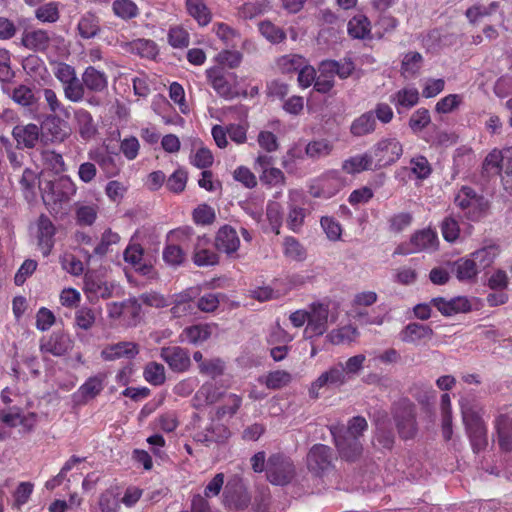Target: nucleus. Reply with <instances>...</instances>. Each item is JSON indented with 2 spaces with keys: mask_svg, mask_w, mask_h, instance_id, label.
I'll return each mask as SVG.
<instances>
[{
  "mask_svg": "<svg viewBox=\"0 0 512 512\" xmlns=\"http://www.w3.org/2000/svg\"><path fill=\"white\" fill-rule=\"evenodd\" d=\"M39 188L45 205L60 217L63 215L62 204L76 193L75 183L64 175H47L43 182H39Z\"/></svg>",
  "mask_w": 512,
  "mask_h": 512,
  "instance_id": "1",
  "label": "nucleus"
},
{
  "mask_svg": "<svg viewBox=\"0 0 512 512\" xmlns=\"http://www.w3.org/2000/svg\"><path fill=\"white\" fill-rule=\"evenodd\" d=\"M454 203L469 221L479 222L490 213V200L470 186H462L459 189Z\"/></svg>",
  "mask_w": 512,
  "mask_h": 512,
  "instance_id": "2",
  "label": "nucleus"
},
{
  "mask_svg": "<svg viewBox=\"0 0 512 512\" xmlns=\"http://www.w3.org/2000/svg\"><path fill=\"white\" fill-rule=\"evenodd\" d=\"M392 416L402 439H412L417 433L416 406L408 398H401L392 405Z\"/></svg>",
  "mask_w": 512,
  "mask_h": 512,
  "instance_id": "3",
  "label": "nucleus"
},
{
  "mask_svg": "<svg viewBox=\"0 0 512 512\" xmlns=\"http://www.w3.org/2000/svg\"><path fill=\"white\" fill-rule=\"evenodd\" d=\"M337 457L333 449L324 444L313 445L307 454V468L318 477H324L334 471Z\"/></svg>",
  "mask_w": 512,
  "mask_h": 512,
  "instance_id": "4",
  "label": "nucleus"
},
{
  "mask_svg": "<svg viewBox=\"0 0 512 512\" xmlns=\"http://www.w3.org/2000/svg\"><path fill=\"white\" fill-rule=\"evenodd\" d=\"M374 168L381 169L397 162L403 154V146L395 137L382 138L370 149Z\"/></svg>",
  "mask_w": 512,
  "mask_h": 512,
  "instance_id": "5",
  "label": "nucleus"
},
{
  "mask_svg": "<svg viewBox=\"0 0 512 512\" xmlns=\"http://www.w3.org/2000/svg\"><path fill=\"white\" fill-rule=\"evenodd\" d=\"M266 475L274 485H286L295 475V467L290 458L283 454H273L268 458Z\"/></svg>",
  "mask_w": 512,
  "mask_h": 512,
  "instance_id": "6",
  "label": "nucleus"
},
{
  "mask_svg": "<svg viewBox=\"0 0 512 512\" xmlns=\"http://www.w3.org/2000/svg\"><path fill=\"white\" fill-rule=\"evenodd\" d=\"M251 502V496L243 481L234 477L230 479L223 491V504L229 509L244 510L248 508Z\"/></svg>",
  "mask_w": 512,
  "mask_h": 512,
  "instance_id": "7",
  "label": "nucleus"
},
{
  "mask_svg": "<svg viewBox=\"0 0 512 512\" xmlns=\"http://www.w3.org/2000/svg\"><path fill=\"white\" fill-rule=\"evenodd\" d=\"M348 382L346 373L343 369V363L338 362L328 370L321 373L318 378L311 383L309 394L312 398H318L319 390L323 387H340Z\"/></svg>",
  "mask_w": 512,
  "mask_h": 512,
  "instance_id": "8",
  "label": "nucleus"
},
{
  "mask_svg": "<svg viewBox=\"0 0 512 512\" xmlns=\"http://www.w3.org/2000/svg\"><path fill=\"white\" fill-rule=\"evenodd\" d=\"M107 374L99 372L93 376L88 377L85 382L73 393L72 398L74 403L78 405H85L89 401L99 396L105 388Z\"/></svg>",
  "mask_w": 512,
  "mask_h": 512,
  "instance_id": "9",
  "label": "nucleus"
},
{
  "mask_svg": "<svg viewBox=\"0 0 512 512\" xmlns=\"http://www.w3.org/2000/svg\"><path fill=\"white\" fill-rule=\"evenodd\" d=\"M329 307L323 303L310 305L309 318L304 334L307 338L323 335L327 330Z\"/></svg>",
  "mask_w": 512,
  "mask_h": 512,
  "instance_id": "10",
  "label": "nucleus"
},
{
  "mask_svg": "<svg viewBox=\"0 0 512 512\" xmlns=\"http://www.w3.org/2000/svg\"><path fill=\"white\" fill-rule=\"evenodd\" d=\"M41 140L45 143H61L69 136L67 122L58 116L49 115L41 123Z\"/></svg>",
  "mask_w": 512,
  "mask_h": 512,
  "instance_id": "11",
  "label": "nucleus"
},
{
  "mask_svg": "<svg viewBox=\"0 0 512 512\" xmlns=\"http://www.w3.org/2000/svg\"><path fill=\"white\" fill-rule=\"evenodd\" d=\"M160 357L174 372H185L191 365L188 350L180 346H168L161 348Z\"/></svg>",
  "mask_w": 512,
  "mask_h": 512,
  "instance_id": "12",
  "label": "nucleus"
},
{
  "mask_svg": "<svg viewBox=\"0 0 512 512\" xmlns=\"http://www.w3.org/2000/svg\"><path fill=\"white\" fill-rule=\"evenodd\" d=\"M52 32L44 29L25 30L21 37V44L33 52L45 53L51 46Z\"/></svg>",
  "mask_w": 512,
  "mask_h": 512,
  "instance_id": "13",
  "label": "nucleus"
},
{
  "mask_svg": "<svg viewBox=\"0 0 512 512\" xmlns=\"http://www.w3.org/2000/svg\"><path fill=\"white\" fill-rule=\"evenodd\" d=\"M230 436L231 432L226 425L212 420L203 430H197L193 438L208 446L211 443H224Z\"/></svg>",
  "mask_w": 512,
  "mask_h": 512,
  "instance_id": "14",
  "label": "nucleus"
},
{
  "mask_svg": "<svg viewBox=\"0 0 512 512\" xmlns=\"http://www.w3.org/2000/svg\"><path fill=\"white\" fill-rule=\"evenodd\" d=\"M331 433L339 454L343 459L353 462L360 457L363 447L359 438L338 434L334 429L331 430Z\"/></svg>",
  "mask_w": 512,
  "mask_h": 512,
  "instance_id": "15",
  "label": "nucleus"
},
{
  "mask_svg": "<svg viewBox=\"0 0 512 512\" xmlns=\"http://www.w3.org/2000/svg\"><path fill=\"white\" fill-rule=\"evenodd\" d=\"M170 313L173 318L190 317L197 313L196 302L189 291H183L171 296Z\"/></svg>",
  "mask_w": 512,
  "mask_h": 512,
  "instance_id": "16",
  "label": "nucleus"
},
{
  "mask_svg": "<svg viewBox=\"0 0 512 512\" xmlns=\"http://www.w3.org/2000/svg\"><path fill=\"white\" fill-rule=\"evenodd\" d=\"M431 304L444 316L466 313L471 310V303L465 296H457L450 300L436 297L431 300Z\"/></svg>",
  "mask_w": 512,
  "mask_h": 512,
  "instance_id": "17",
  "label": "nucleus"
},
{
  "mask_svg": "<svg viewBox=\"0 0 512 512\" xmlns=\"http://www.w3.org/2000/svg\"><path fill=\"white\" fill-rule=\"evenodd\" d=\"M84 292L89 297L110 298L113 294L114 285L103 280L94 272H88L84 277Z\"/></svg>",
  "mask_w": 512,
  "mask_h": 512,
  "instance_id": "18",
  "label": "nucleus"
},
{
  "mask_svg": "<svg viewBox=\"0 0 512 512\" xmlns=\"http://www.w3.org/2000/svg\"><path fill=\"white\" fill-rule=\"evenodd\" d=\"M139 353V347L134 342H118L107 345L101 351V357L105 361H113L122 357L132 359Z\"/></svg>",
  "mask_w": 512,
  "mask_h": 512,
  "instance_id": "19",
  "label": "nucleus"
},
{
  "mask_svg": "<svg viewBox=\"0 0 512 512\" xmlns=\"http://www.w3.org/2000/svg\"><path fill=\"white\" fill-rule=\"evenodd\" d=\"M71 349V340L64 333H52L47 339L42 340L40 351L53 356H63Z\"/></svg>",
  "mask_w": 512,
  "mask_h": 512,
  "instance_id": "20",
  "label": "nucleus"
},
{
  "mask_svg": "<svg viewBox=\"0 0 512 512\" xmlns=\"http://www.w3.org/2000/svg\"><path fill=\"white\" fill-rule=\"evenodd\" d=\"M479 272L476 261L470 255L461 257L452 264V273L460 282L476 281Z\"/></svg>",
  "mask_w": 512,
  "mask_h": 512,
  "instance_id": "21",
  "label": "nucleus"
},
{
  "mask_svg": "<svg viewBox=\"0 0 512 512\" xmlns=\"http://www.w3.org/2000/svg\"><path fill=\"white\" fill-rule=\"evenodd\" d=\"M209 83L217 94L226 99H233L237 93L233 90L231 84L227 81L224 73L219 67H212L206 70Z\"/></svg>",
  "mask_w": 512,
  "mask_h": 512,
  "instance_id": "22",
  "label": "nucleus"
},
{
  "mask_svg": "<svg viewBox=\"0 0 512 512\" xmlns=\"http://www.w3.org/2000/svg\"><path fill=\"white\" fill-rule=\"evenodd\" d=\"M76 29L82 39L89 40L97 37L101 33L99 16L92 11L85 12L81 15Z\"/></svg>",
  "mask_w": 512,
  "mask_h": 512,
  "instance_id": "23",
  "label": "nucleus"
},
{
  "mask_svg": "<svg viewBox=\"0 0 512 512\" xmlns=\"http://www.w3.org/2000/svg\"><path fill=\"white\" fill-rule=\"evenodd\" d=\"M240 245V240L232 226H221L217 232L215 246L217 250L226 254L235 253Z\"/></svg>",
  "mask_w": 512,
  "mask_h": 512,
  "instance_id": "24",
  "label": "nucleus"
},
{
  "mask_svg": "<svg viewBox=\"0 0 512 512\" xmlns=\"http://www.w3.org/2000/svg\"><path fill=\"white\" fill-rule=\"evenodd\" d=\"M82 80L85 91L101 93L108 87V77L106 73L96 69L94 66H88L84 70Z\"/></svg>",
  "mask_w": 512,
  "mask_h": 512,
  "instance_id": "25",
  "label": "nucleus"
},
{
  "mask_svg": "<svg viewBox=\"0 0 512 512\" xmlns=\"http://www.w3.org/2000/svg\"><path fill=\"white\" fill-rule=\"evenodd\" d=\"M389 101L401 114L404 110H409L418 104L419 92L416 88H403L392 94Z\"/></svg>",
  "mask_w": 512,
  "mask_h": 512,
  "instance_id": "26",
  "label": "nucleus"
},
{
  "mask_svg": "<svg viewBox=\"0 0 512 512\" xmlns=\"http://www.w3.org/2000/svg\"><path fill=\"white\" fill-rule=\"evenodd\" d=\"M143 253V248L140 245H129L124 252V260L131 264L135 271L144 276H150L153 272V266L142 261Z\"/></svg>",
  "mask_w": 512,
  "mask_h": 512,
  "instance_id": "27",
  "label": "nucleus"
},
{
  "mask_svg": "<svg viewBox=\"0 0 512 512\" xmlns=\"http://www.w3.org/2000/svg\"><path fill=\"white\" fill-rule=\"evenodd\" d=\"M495 429L501 450L512 451V418L501 414L495 419Z\"/></svg>",
  "mask_w": 512,
  "mask_h": 512,
  "instance_id": "28",
  "label": "nucleus"
},
{
  "mask_svg": "<svg viewBox=\"0 0 512 512\" xmlns=\"http://www.w3.org/2000/svg\"><path fill=\"white\" fill-rule=\"evenodd\" d=\"M12 134L19 145L26 148H33L41 138V130L36 124H28L25 126H15Z\"/></svg>",
  "mask_w": 512,
  "mask_h": 512,
  "instance_id": "29",
  "label": "nucleus"
},
{
  "mask_svg": "<svg viewBox=\"0 0 512 512\" xmlns=\"http://www.w3.org/2000/svg\"><path fill=\"white\" fill-rule=\"evenodd\" d=\"M433 333L430 326L412 322L400 332V339L405 343L415 344L421 340L430 339Z\"/></svg>",
  "mask_w": 512,
  "mask_h": 512,
  "instance_id": "30",
  "label": "nucleus"
},
{
  "mask_svg": "<svg viewBox=\"0 0 512 512\" xmlns=\"http://www.w3.org/2000/svg\"><path fill=\"white\" fill-rule=\"evenodd\" d=\"M88 155L91 160L99 165L106 177L111 178L119 174L120 164L114 155L103 153L101 149L90 151Z\"/></svg>",
  "mask_w": 512,
  "mask_h": 512,
  "instance_id": "31",
  "label": "nucleus"
},
{
  "mask_svg": "<svg viewBox=\"0 0 512 512\" xmlns=\"http://www.w3.org/2000/svg\"><path fill=\"white\" fill-rule=\"evenodd\" d=\"M75 121L78 133L83 140L89 141L95 137L98 129L89 111L85 109L76 110Z\"/></svg>",
  "mask_w": 512,
  "mask_h": 512,
  "instance_id": "32",
  "label": "nucleus"
},
{
  "mask_svg": "<svg viewBox=\"0 0 512 512\" xmlns=\"http://www.w3.org/2000/svg\"><path fill=\"white\" fill-rule=\"evenodd\" d=\"M377 126L373 111H367L353 120L350 126V133L356 137L371 134Z\"/></svg>",
  "mask_w": 512,
  "mask_h": 512,
  "instance_id": "33",
  "label": "nucleus"
},
{
  "mask_svg": "<svg viewBox=\"0 0 512 512\" xmlns=\"http://www.w3.org/2000/svg\"><path fill=\"white\" fill-rule=\"evenodd\" d=\"M223 397V392L213 384H204L196 392L193 398V406L200 408L203 405H211Z\"/></svg>",
  "mask_w": 512,
  "mask_h": 512,
  "instance_id": "34",
  "label": "nucleus"
},
{
  "mask_svg": "<svg viewBox=\"0 0 512 512\" xmlns=\"http://www.w3.org/2000/svg\"><path fill=\"white\" fill-rule=\"evenodd\" d=\"M370 150L364 154L356 155L345 160L343 170L349 174L359 173L365 170H376Z\"/></svg>",
  "mask_w": 512,
  "mask_h": 512,
  "instance_id": "35",
  "label": "nucleus"
},
{
  "mask_svg": "<svg viewBox=\"0 0 512 512\" xmlns=\"http://www.w3.org/2000/svg\"><path fill=\"white\" fill-rule=\"evenodd\" d=\"M499 253V246L496 244H490L472 252L470 256L473 260L476 261V265L481 271L490 267L494 263Z\"/></svg>",
  "mask_w": 512,
  "mask_h": 512,
  "instance_id": "36",
  "label": "nucleus"
},
{
  "mask_svg": "<svg viewBox=\"0 0 512 512\" xmlns=\"http://www.w3.org/2000/svg\"><path fill=\"white\" fill-rule=\"evenodd\" d=\"M360 333L358 329L352 325L342 326L338 329H333L327 338L333 345L351 344L356 341Z\"/></svg>",
  "mask_w": 512,
  "mask_h": 512,
  "instance_id": "37",
  "label": "nucleus"
},
{
  "mask_svg": "<svg viewBox=\"0 0 512 512\" xmlns=\"http://www.w3.org/2000/svg\"><path fill=\"white\" fill-rule=\"evenodd\" d=\"M186 10L200 26H206L211 22V12L203 0H186Z\"/></svg>",
  "mask_w": 512,
  "mask_h": 512,
  "instance_id": "38",
  "label": "nucleus"
},
{
  "mask_svg": "<svg viewBox=\"0 0 512 512\" xmlns=\"http://www.w3.org/2000/svg\"><path fill=\"white\" fill-rule=\"evenodd\" d=\"M412 244L415 246L416 252L425 249H435L438 244L437 232L428 226L412 236Z\"/></svg>",
  "mask_w": 512,
  "mask_h": 512,
  "instance_id": "39",
  "label": "nucleus"
},
{
  "mask_svg": "<svg viewBox=\"0 0 512 512\" xmlns=\"http://www.w3.org/2000/svg\"><path fill=\"white\" fill-rule=\"evenodd\" d=\"M128 51L142 58L154 59L158 55L157 45L149 39H136L128 44Z\"/></svg>",
  "mask_w": 512,
  "mask_h": 512,
  "instance_id": "40",
  "label": "nucleus"
},
{
  "mask_svg": "<svg viewBox=\"0 0 512 512\" xmlns=\"http://www.w3.org/2000/svg\"><path fill=\"white\" fill-rule=\"evenodd\" d=\"M112 11L118 18L128 21L139 15V8L132 0H114Z\"/></svg>",
  "mask_w": 512,
  "mask_h": 512,
  "instance_id": "41",
  "label": "nucleus"
},
{
  "mask_svg": "<svg viewBox=\"0 0 512 512\" xmlns=\"http://www.w3.org/2000/svg\"><path fill=\"white\" fill-rule=\"evenodd\" d=\"M83 84L82 78L79 79L77 75L67 81L66 84H62L65 98L73 103L81 102L85 96Z\"/></svg>",
  "mask_w": 512,
  "mask_h": 512,
  "instance_id": "42",
  "label": "nucleus"
},
{
  "mask_svg": "<svg viewBox=\"0 0 512 512\" xmlns=\"http://www.w3.org/2000/svg\"><path fill=\"white\" fill-rule=\"evenodd\" d=\"M193 262L199 267L212 266L219 262V257L213 249L204 248L199 240L195 246Z\"/></svg>",
  "mask_w": 512,
  "mask_h": 512,
  "instance_id": "43",
  "label": "nucleus"
},
{
  "mask_svg": "<svg viewBox=\"0 0 512 512\" xmlns=\"http://www.w3.org/2000/svg\"><path fill=\"white\" fill-rule=\"evenodd\" d=\"M38 247L43 256H48L54 246L56 226H38Z\"/></svg>",
  "mask_w": 512,
  "mask_h": 512,
  "instance_id": "44",
  "label": "nucleus"
},
{
  "mask_svg": "<svg viewBox=\"0 0 512 512\" xmlns=\"http://www.w3.org/2000/svg\"><path fill=\"white\" fill-rule=\"evenodd\" d=\"M211 327L208 324H196L183 330L186 339L192 344H200L211 336Z\"/></svg>",
  "mask_w": 512,
  "mask_h": 512,
  "instance_id": "45",
  "label": "nucleus"
},
{
  "mask_svg": "<svg viewBox=\"0 0 512 512\" xmlns=\"http://www.w3.org/2000/svg\"><path fill=\"white\" fill-rule=\"evenodd\" d=\"M143 377L149 384L153 386H160L166 380L165 368L160 363L149 362L144 367Z\"/></svg>",
  "mask_w": 512,
  "mask_h": 512,
  "instance_id": "46",
  "label": "nucleus"
},
{
  "mask_svg": "<svg viewBox=\"0 0 512 512\" xmlns=\"http://www.w3.org/2000/svg\"><path fill=\"white\" fill-rule=\"evenodd\" d=\"M505 158L504 148L502 150L495 148L485 157L482 169L487 173L493 170L495 174H500L504 169Z\"/></svg>",
  "mask_w": 512,
  "mask_h": 512,
  "instance_id": "47",
  "label": "nucleus"
},
{
  "mask_svg": "<svg viewBox=\"0 0 512 512\" xmlns=\"http://www.w3.org/2000/svg\"><path fill=\"white\" fill-rule=\"evenodd\" d=\"M96 322V311L87 306L80 307L75 312L74 324L75 327L88 331Z\"/></svg>",
  "mask_w": 512,
  "mask_h": 512,
  "instance_id": "48",
  "label": "nucleus"
},
{
  "mask_svg": "<svg viewBox=\"0 0 512 512\" xmlns=\"http://www.w3.org/2000/svg\"><path fill=\"white\" fill-rule=\"evenodd\" d=\"M99 508L102 512H116L120 508V498L117 488H109L99 497Z\"/></svg>",
  "mask_w": 512,
  "mask_h": 512,
  "instance_id": "49",
  "label": "nucleus"
},
{
  "mask_svg": "<svg viewBox=\"0 0 512 512\" xmlns=\"http://www.w3.org/2000/svg\"><path fill=\"white\" fill-rule=\"evenodd\" d=\"M423 58L419 52L407 53L401 65V73L405 78L413 77L420 70Z\"/></svg>",
  "mask_w": 512,
  "mask_h": 512,
  "instance_id": "50",
  "label": "nucleus"
},
{
  "mask_svg": "<svg viewBox=\"0 0 512 512\" xmlns=\"http://www.w3.org/2000/svg\"><path fill=\"white\" fill-rule=\"evenodd\" d=\"M99 208L93 203H76L75 213L80 224H93L97 218Z\"/></svg>",
  "mask_w": 512,
  "mask_h": 512,
  "instance_id": "51",
  "label": "nucleus"
},
{
  "mask_svg": "<svg viewBox=\"0 0 512 512\" xmlns=\"http://www.w3.org/2000/svg\"><path fill=\"white\" fill-rule=\"evenodd\" d=\"M306 64V59L298 54L284 55L278 60V66L283 73L299 72Z\"/></svg>",
  "mask_w": 512,
  "mask_h": 512,
  "instance_id": "52",
  "label": "nucleus"
},
{
  "mask_svg": "<svg viewBox=\"0 0 512 512\" xmlns=\"http://www.w3.org/2000/svg\"><path fill=\"white\" fill-rule=\"evenodd\" d=\"M332 144L326 139L311 141L306 145L305 153L312 159L328 156L332 151Z\"/></svg>",
  "mask_w": 512,
  "mask_h": 512,
  "instance_id": "53",
  "label": "nucleus"
},
{
  "mask_svg": "<svg viewBox=\"0 0 512 512\" xmlns=\"http://www.w3.org/2000/svg\"><path fill=\"white\" fill-rule=\"evenodd\" d=\"M284 254L294 261H304L307 253L306 249L294 238L286 237L284 240Z\"/></svg>",
  "mask_w": 512,
  "mask_h": 512,
  "instance_id": "54",
  "label": "nucleus"
},
{
  "mask_svg": "<svg viewBox=\"0 0 512 512\" xmlns=\"http://www.w3.org/2000/svg\"><path fill=\"white\" fill-rule=\"evenodd\" d=\"M35 17L43 23H55L60 17L58 4L56 2H49L39 6L35 10Z\"/></svg>",
  "mask_w": 512,
  "mask_h": 512,
  "instance_id": "55",
  "label": "nucleus"
},
{
  "mask_svg": "<svg viewBox=\"0 0 512 512\" xmlns=\"http://www.w3.org/2000/svg\"><path fill=\"white\" fill-rule=\"evenodd\" d=\"M431 122L430 112L426 108H419L411 115L408 125L414 133L421 132Z\"/></svg>",
  "mask_w": 512,
  "mask_h": 512,
  "instance_id": "56",
  "label": "nucleus"
},
{
  "mask_svg": "<svg viewBox=\"0 0 512 512\" xmlns=\"http://www.w3.org/2000/svg\"><path fill=\"white\" fill-rule=\"evenodd\" d=\"M259 31L261 34L272 43H280L286 38L283 29L274 25L270 21H263L259 24Z\"/></svg>",
  "mask_w": 512,
  "mask_h": 512,
  "instance_id": "57",
  "label": "nucleus"
},
{
  "mask_svg": "<svg viewBox=\"0 0 512 512\" xmlns=\"http://www.w3.org/2000/svg\"><path fill=\"white\" fill-rule=\"evenodd\" d=\"M37 179V173L34 170L24 169L19 182L27 200L34 197Z\"/></svg>",
  "mask_w": 512,
  "mask_h": 512,
  "instance_id": "58",
  "label": "nucleus"
},
{
  "mask_svg": "<svg viewBox=\"0 0 512 512\" xmlns=\"http://www.w3.org/2000/svg\"><path fill=\"white\" fill-rule=\"evenodd\" d=\"M241 405L242 398L239 395L231 393L226 397V404L217 408L216 415L218 418H223L225 416L232 417L237 413Z\"/></svg>",
  "mask_w": 512,
  "mask_h": 512,
  "instance_id": "59",
  "label": "nucleus"
},
{
  "mask_svg": "<svg viewBox=\"0 0 512 512\" xmlns=\"http://www.w3.org/2000/svg\"><path fill=\"white\" fill-rule=\"evenodd\" d=\"M462 417L467 433L485 426L481 416L471 408L461 403Z\"/></svg>",
  "mask_w": 512,
  "mask_h": 512,
  "instance_id": "60",
  "label": "nucleus"
},
{
  "mask_svg": "<svg viewBox=\"0 0 512 512\" xmlns=\"http://www.w3.org/2000/svg\"><path fill=\"white\" fill-rule=\"evenodd\" d=\"M12 99L24 107H30L36 103L32 89L25 85H19L13 90Z\"/></svg>",
  "mask_w": 512,
  "mask_h": 512,
  "instance_id": "61",
  "label": "nucleus"
},
{
  "mask_svg": "<svg viewBox=\"0 0 512 512\" xmlns=\"http://www.w3.org/2000/svg\"><path fill=\"white\" fill-rule=\"evenodd\" d=\"M168 42L174 48H185L189 45V33L180 26L169 29Z\"/></svg>",
  "mask_w": 512,
  "mask_h": 512,
  "instance_id": "62",
  "label": "nucleus"
},
{
  "mask_svg": "<svg viewBox=\"0 0 512 512\" xmlns=\"http://www.w3.org/2000/svg\"><path fill=\"white\" fill-rule=\"evenodd\" d=\"M187 179V172L183 169H177L167 179L166 187L173 193H180L185 189Z\"/></svg>",
  "mask_w": 512,
  "mask_h": 512,
  "instance_id": "63",
  "label": "nucleus"
},
{
  "mask_svg": "<svg viewBox=\"0 0 512 512\" xmlns=\"http://www.w3.org/2000/svg\"><path fill=\"white\" fill-rule=\"evenodd\" d=\"M505 163L502 184L506 192L512 195V146L504 148Z\"/></svg>",
  "mask_w": 512,
  "mask_h": 512,
  "instance_id": "64",
  "label": "nucleus"
}]
</instances>
